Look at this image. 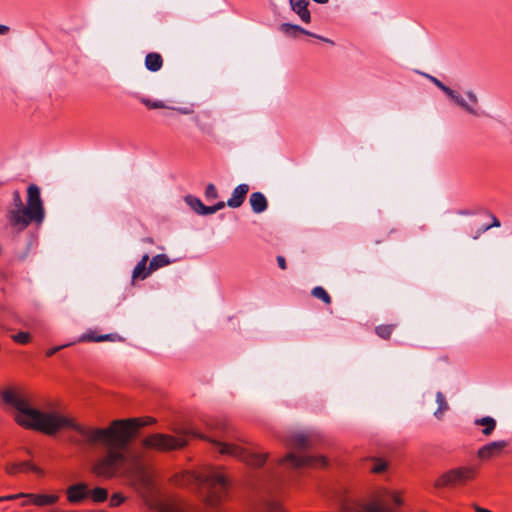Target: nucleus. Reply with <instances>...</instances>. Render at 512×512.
Instances as JSON below:
<instances>
[{"label": "nucleus", "instance_id": "f257e3e1", "mask_svg": "<svg viewBox=\"0 0 512 512\" xmlns=\"http://www.w3.org/2000/svg\"><path fill=\"white\" fill-rule=\"evenodd\" d=\"M7 405L17 410L15 421L25 429H31L53 436L63 429H71L69 441L83 449L105 448L106 453L98 457L91 468L92 473L103 479H113L123 474L127 462V449L139 428L155 422L152 417L118 419L106 428L77 423L73 418L58 412H43L30 406L29 402L12 390L1 392Z\"/></svg>", "mask_w": 512, "mask_h": 512}, {"label": "nucleus", "instance_id": "f03ea898", "mask_svg": "<svg viewBox=\"0 0 512 512\" xmlns=\"http://www.w3.org/2000/svg\"><path fill=\"white\" fill-rule=\"evenodd\" d=\"M188 436L206 439L213 443L220 454L235 457L253 467H261L267 460V454L256 453L235 444L207 438L193 429L184 430L178 437L161 433L151 434L143 439L142 444L148 449L167 452L186 446L188 443Z\"/></svg>", "mask_w": 512, "mask_h": 512}, {"label": "nucleus", "instance_id": "7ed1b4c3", "mask_svg": "<svg viewBox=\"0 0 512 512\" xmlns=\"http://www.w3.org/2000/svg\"><path fill=\"white\" fill-rule=\"evenodd\" d=\"M15 208L8 212L9 224L22 231L30 224L40 226L45 219V208L41 198L40 188L36 184H30L27 188V204L23 205L19 191L13 192Z\"/></svg>", "mask_w": 512, "mask_h": 512}, {"label": "nucleus", "instance_id": "20e7f679", "mask_svg": "<svg viewBox=\"0 0 512 512\" xmlns=\"http://www.w3.org/2000/svg\"><path fill=\"white\" fill-rule=\"evenodd\" d=\"M327 465V460L323 456H312L307 454H295V453H288L284 458L280 459L278 463L276 464L277 471L269 472L268 477L272 481L275 482V484H279L282 482V477L280 476V473L278 472V469H281L282 467L287 468H303V467H311V468H318V467H325Z\"/></svg>", "mask_w": 512, "mask_h": 512}, {"label": "nucleus", "instance_id": "39448f33", "mask_svg": "<svg viewBox=\"0 0 512 512\" xmlns=\"http://www.w3.org/2000/svg\"><path fill=\"white\" fill-rule=\"evenodd\" d=\"M477 474L476 467L463 466L451 469L443 473L436 481L435 488L454 487L457 485H464L468 481L475 478Z\"/></svg>", "mask_w": 512, "mask_h": 512}, {"label": "nucleus", "instance_id": "423d86ee", "mask_svg": "<svg viewBox=\"0 0 512 512\" xmlns=\"http://www.w3.org/2000/svg\"><path fill=\"white\" fill-rule=\"evenodd\" d=\"M439 89L443 91L455 104H457L463 110H465L471 115L479 116L478 110L474 108V105L478 104V98L473 91L466 92V96L471 102V104H468L459 93H457L455 90L451 89L444 83L439 87Z\"/></svg>", "mask_w": 512, "mask_h": 512}, {"label": "nucleus", "instance_id": "0eeeda50", "mask_svg": "<svg viewBox=\"0 0 512 512\" xmlns=\"http://www.w3.org/2000/svg\"><path fill=\"white\" fill-rule=\"evenodd\" d=\"M439 89L443 91L455 104H457L463 110H465L471 115L479 116L478 110L474 108V105L478 104V98L473 91L466 92V96L471 102V104H468L459 93H457L455 90L451 89L444 83L439 87Z\"/></svg>", "mask_w": 512, "mask_h": 512}, {"label": "nucleus", "instance_id": "6e6552de", "mask_svg": "<svg viewBox=\"0 0 512 512\" xmlns=\"http://www.w3.org/2000/svg\"><path fill=\"white\" fill-rule=\"evenodd\" d=\"M279 30L287 37L298 38L300 34H304L319 39L323 42L329 43L331 45H334V42L331 39L312 33L296 24L282 23L279 27Z\"/></svg>", "mask_w": 512, "mask_h": 512}, {"label": "nucleus", "instance_id": "1a4fd4ad", "mask_svg": "<svg viewBox=\"0 0 512 512\" xmlns=\"http://www.w3.org/2000/svg\"><path fill=\"white\" fill-rule=\"evenodd\" d=\"M25 499L26 500L21 503L23 507L29 504L38 507H46L56 504L59 501V496L55 494L25 493Z\"/></svg>", "mask_w": 512, "mask_h": 512}, {"label": "nucleus", "instance_id": "9d476101", "mask_svg": "<svg viewBox=\"0 0 512 512\" xmlns=\"http://www.w3.org/2000/svg\"><path fill=\"white\" fill-rule=\"evenodd\" d=\"M286 444L290 448L303 452L312 447V438L304 432L293 433L287 437Z\"/></svg>", "mask_w": 512, "mask_h": 512}, {"label": "nucleus", "instance_id": "9b49d317", "mask_svg": "<svg viewBox=\"0 0 512 512\" xmlns=\"http://www.w3.org/2000/svg\"><path fill=\"white\" fill-rule=\"evenodd\" d=\"M66 494L70 503H80L88 498L89 487L84 482L73 484L67 488Z\"/></svg>", "mask_w": 512, "mask_h": 512}, {"label": "nucleus", "instance_id": "f8f14e48", "mask_svg": "<svg viewBox=\"0 0 512 512\" xmlns=\"http://www.w3.org/2000/svg\"><path fill=\"white\" fill-rule=\"evenodd\" d=\"M508 445L509 442L506 440L493 441L482 446L478 450L477 455L480 459H489L493 456L499 455Z\"/></svg>", "mask_w": 512, "mask_h": 512}, {"label": "nucleus", "instance_id": "ddd939ff", "mask_svg": "<svg viewBox=\"0 0 512 512\" xmlns=\"http://www.w3.org/2000/svg\"><path fill=\"white\" fill-rule=\"evenodd\" d=\"M249 192V185L248 184H240L238 185L232 192L231 197L227 201V205L230 208H238L240 207L247 196V193Z\"/></svg>", "mask_w": 512, "mask_h": 512}, {"label": "nucleus", "instance_id": "4468645a", "mask_svg": "<svg viewBox=\"0 0 512 512\" xmlns=\"http://www.w3.org/2000/svg\"><path fill=\"white\" fill-rule=\"evenodd\" d=\"M291 10L296 13L304 23L311 22V13L308 9V0H289Z\"/></svg>", "mask_w": 512, "mask_h": 512}, {"label": "nucleus", "instance_id": "2eb2a0df", "mask_svg": "<svg viewBox=\"0 0 512 512\" xmlns=\"http://www.w3.org/2000/svg\"><path fill=\"white\" fill-rule=\"evenodd\" d=\"M27 470H30L36 474H42V470L37 467L36 465H34L33 463H31L30 461H22V462H19V463H11V464H7L6 467H5V471L7 474L9 475H15L17 474L18 472H21V471H27Z\"/></svg>", "mask_w": 512, "mask_h": 512}, {"label": "nucleus", "instance_id": "dca6fc26", "mask_svg": "<svg viewBox=\"0 0 512 512\" xmlns=\"http://www.w3.org/2000/svg\"><path fill=\"white\" fill-rule=\"evenodd\" d=\"M116 340H122V338L116 333L96 335L95 331H89L79 337L80 342H104Z\"/></svg>", "mask_w": 512, "mask_h": 512}, {"label": "nucleus", "instance_id": "f3484780", "mask_svg": "<svg viewBox=\"0 0 512 512\" xmlns=\"http://www.w3.org/2000/svg\"><path fill=\"white\" fill-rule=\"evenodd\" d=\"M252 211L254 213H262L268 207V201L262 192H253L249 199Z\"/></svg>", "mask_w": 512, "mask_h": 512}, {"label": "nucleus", "instance_id": "a211bd4d", "mask_svg": "<svg viewBox=\"0 0 512 512\" xmlns=\"http://www.w3.org/2000/svg\"><path fill=\"white\" fill-rule=\"evenodd\" d=\"M149 260V256L145 254L142 259L136 264L132 272V279H146L153 271L149 270V265L147 266V262Z\"/></svg>", "mask_w": 512, "mask_h": 512}, {"label": "nucleus", "instance_id": "6ab92c4d", "mask_svg": "<svg viewBox=\"0 0 512 512\" xmlns=\"http://www.w3.org/2000/svg\"><path fill=\"white\" fill-rule=\"evenodd\" d=\"M255 512H286L276 499H265L255 508Z\"/></svg>", "mask_w": 512, "mask_h": 512}, {"label": "nucleus", "instance_id": "aec40b11", "mask_svg": "<svg viewBox=\"0 0 512 512\" xmlns=\"http://www.w3.org/2000/svg\"><path fill=\"white\" fill-rule=\"evenodd\" d=\"M163 66V58L159 53L150 52L145 57V67L151 72L159 71Z\"/></svg>", "mask_w": 512, "mask_h": 512}, {"label": "nucleus", "instance_id": "412c9836", "mask_svg": "<svg viewBox=\"0 0 512 512\" xmlns=\"http://www.w3.org/2000/svg\"><path fill=\"white\" fill-rule=\"evenodd\" d=\"M476 426H483L482 433L485 436H489L493 433L496 428V420L491 416H485L482 418H478L474 421Z\"/></svg>", "mask_w": 512, "mask_h": 512}, {"label": "nucleus", "instance_id": "4be33fe9", "mask_svg": "<svg viewBox=\"0 0 512 512\" xmlns=\"http://www.w3.org/2000/svg\"><path fill=\"white\" fill-rule=\"evenodd\" d=\"M436 402L438 404V408L434 412V416L440 420L442 419L443 414L449 410V405L446 401L445 395L440 391L436 393Z\"/></svg>", "mask_w": 512, "mask_h": 512}, {"label": "nucleus", "instance_id": "5701e85b", "mask_svg": "<svg viewBox=\"0 0 512 512\" xmlns=\"http://www.w3.org/2000/svg\"><path fill=\"white\" fill-rule=\"evenodd\" d=\"M90 498L95 503H102L108 499V490L103 487H95L94 489H89Z\"/></svg>", "mask_w": 512, "mask_h": 512}, {"label": "nucleus", "instance_id": "b1692460", "mask_svg": "<svg viewBox=\"0 0 512 512\" xmlns=\"http://www.w3.org/2000/svg\"><path fill=\"white\" fill-rule=\"evenodd\" d=\"M170 263L171 261L166 254H158L150 261L149 270L154 272L159 268L169 265Z\"/></svg>", "mask_w": 512, "mask_h": 512}, {"label": "nucleus", "instance_id": "393cba45", "mask_svg": "<svg viewBox=\"0 0 512 512\" xmlns=\"http://www.w3.org/2000/svg\"><path fill=\"white\" fill-rule=\"evenodd\" d=\"M135 97L144 104L148 109H165L168 106L161 100H151L147 97L135 94Z\"/></svg>", "mask_w": 512, "mask_h": 512}, {"label": "nucleus", "instance_id": "a878e982", "mask_svg": "<svg viewBox=\"0 0 512 512\" xmlns=\"http://www.w3.org/2000/svg\"><path fill=\"white\" fill-rule=\"evenodd\" d=\"M396 325L395 324H382L375 327V333L377 336L384 340H388L391 337L392 332L394 331Z\"/></svg>", "mask_w": 512, "mask_h": 512}, {"label": "nucleus", "instance_id": "bb28decb", "mask_svg": "<svg viewBox=\"0 0 512 512\" xmlns=\"http://www.w3.org/2000/svg\"><path fill=\"white\" fill-rule=\"evenodd\" d=\"M311 295L315 298L322 300L325 304H331L332 299L328 292L321 286H316L312 289Z\"/></svg>", "mask_w": 512, "mask_h": 512}, {"label": "nucleus", "instance_id": "cd10ccee", "mask_svg": "<svg viewBox=\"0 0 512 512\" xmlns=\"http://www.w3.org/2000/svg\"><path fill=\"white\" fill-rule=\"evenodd\" d=\"M185 201L191 207V209H193L199 215L200 211L204 209V204L202 201L195 196L188 195L185 197Z\"/></svg>", "mask_w": 512, "mask_h": 512}, {"label": "nucleus", "instance_id": "c85d7f7f", "mask_svg": "<svg viewBox=\"0 0 512 512\" xmlns=\"http://www.w3.org/2000/svg\"><path fill=\"white\" fill-rule=\"evenodd\" d=\"M225 202L219 201L213 206H206L204 205V209L200 211V215H211L217 212L218 210H221L225 207Z\"/></svg>", "mask_w": 512, "mask_h": 512}, {"label": "nucleus", "instance_id": "c756f323", "mask_svg": "<svg viewBox=\"0 0 512 512\" xmlns=\"http://www.w3.org/2000/svg\"><path fill=\"white\" fill-rule=\"evenodd\" d=\"M500 225H501V223L498 220V218L495 217L494 215H492V224L484 225L481 228H479V230L477 231V234L473 238L477 239L481 233L486 232L487 230H489L492 227H500Z\"/></svg>", "mask_w": 512, "mask_h": 512}, {"label": "nucleus", "instance_id": "7c9ffc66", "mask_svg": "<svg viewBox=\"0 0 512 512\" xmlns=\"http://www.w3.org/2000/svg\"><path fill=\"white\" fill-rule=\"evenodd\" d=\"M387 468V462L381 459H375L374 465L371 467L373 473H382Z\"/></svg>", "mask_w": 512, "mask_h": 512}, {"label": "nucleus", "instance_id": "2f4dec72", "mask_svg": "<svg viewBox=\"0 0 512 512\" xmlns=\"http://www.w3.org/2000/svg\"><path fill=\"white\" fill-rule=\"evenodd\" d=\"M140 480H141V483H142L143 487L147 491H151L153 489L152 479L150 478V476L145 471H142L140 473Z\"/></svg>", "mask_w": 512, "mask_h": 512}, {"label": "nucleus", "instance_id": "473e14b6", "mask_svg": "<svg viewBox=\"0 0 512 512\" xmlns=\"http://www.w3.org/2000/svg\"><path fill=\"white\" fill-rule=\"evenodd\" d=\"M125 496L119 492L113 493L110 497V506L118 507L125 501Z\"/></svg>", "mask_w": 512, "mask_h": 512}, {"label": "nucleus", "instance_id": "72a5a7b5", "mask_svg": "<svg viewBox=\"0 0 512 512\" xmlns=\"http://www.w3.org/2000/svg\"><path fill=\"white\" fill-rule=\"evenodd\" d=\"M209 425L212 429L220 431H226L228 428V423L224 419H215Z\"/></svg>", "mask_w": 512, "mask_h": 512}, {"label": "nucleus", "instance_id": "f704fd0d", "mask_svg": "<svg viewBox=\"0 0 512 512\" xmlns=\"http://www.w3.org/2000/svg\"><path fill=\"white\" fill-rule=\"evenodd\" d=\"M205 197L207 200H214L218 198V192L214 184L210 183L206 186Z\"/></svg>", "mask_w": 512, "mask_h": 512}, {"label": "nucleus", "instance_id": "c9c22d12", "mask_svg": "<svg viewBox=\"0 0 512 512\" xmlns=\"http://www.w3.org/2000/svg\"><path fill=\"white\" fill-rule=\"evenodd\" d=\"M13 340L19 344H26L30 340V334L28 332H19L12 336Z\"/></svg>", "mask_w": 512, "mask_h": 512}, {"label": "nucleus", "instance_id": "e433bc0d", "mask_svg": "<svg viewBox=\"0 0 512 512\" xmlns=\"http://www.w3.org/2000/svg\"><path fill=\"white\" fill-rule=\"evenodd\" d=\"M20 498H25L24 492H20L18 494H10V495H5V496H0V502L12 501V500L20 499Z\"/></svg>", "mask_w": 512, "mask_h": 512}, {"label": "nucleus", "instance_id": "4c0bfd02", "mask_svg": "<svg viewBox=\"0 0 512 512\" xmlns=\"http://www.w3.org/2000/svg\"><path fill=\"white\" fill-rule=\"evenodd\" d=\"M70 344H65V345H60V346H55V347H52L50 349H48L46 351V356L47 357H51L53 356L54 354H56L57 352H59L60 350H62L63 348L65 347H68Z\"/></svg>", "mask_w": 512, "mask_h": 512}, {"label": "nucleus", "instance_id": "58836bf2", "mask_svg": "<svg viewBox=\"0 0 512 512\" xmlns=\"http://www.w3.org/2000/svg\"><path fill=\"white\" fill-rule=\"evenodd\" d=\"M276 259H277L278 266L282 270H285L287 268V263H286L285 258L283 256H281V255H278Z\"/></svg>", "mask_w": 512, "mask_h": 512}, {"label": "nucleus", "instance_id": "ea45409f", "mask_svg": "<svg viewBox=\"0 0 512 512\" xmlns=\"http://www.w3.org/2000/svg\"><path fill=\"white\" fill-rule=\"evenodd\" d=\"M426 77L434 84L436 85L438 88L443 84V82H441L439 79H437L436 77L434 76H431V75H426Z\"/></svg>", "mask_w": 512, "mask_h": 512}, {"label": "nucleus", "instance_id": "a19ab883", "mask_svg": "<svg viewBox=\"0 0 512 512\" xmlns=\"http://www.w3.org/2000/svg\"><path fill=\"white\" fill-rule=\"evenodd\" d=\"M10 31V28L6 25L0 24V35H5Z\"/></svg>", "mask_w": 512, "mask_h": 512}, {"label": "nucleus", "instance_id": "79ce46f5", "mask_svg": "<svg viewBox=\"0 0 512 512\" xmlns=\"http://www.w3.org/2000/svg\"><path fill=\"white\" fill-rule=\"evenodd\" d=\"M474 509H475L476 512H492V511H490L488 509H485V508H482V507H480L478 505H474Z\"/></svg>", "mask_w": 512, "mask_h": 512}, {"label": "nucleus", "instance_id": "37998d69", "mask_svg": "<svg viewBox=\"0 0 512 512\" xmlns=\"http://www.w3.org/2000/svg\"><path fill=\"white\" fill-rule=\"evenodd\" d=\"M175 110H177V111H179L180 113H183V114H187V113H189V110H188V109L175 108Z\"/></svg>", "mask_w": 512, "mask_h": 512}, {"label": "nucleus", "instance_id": "c03bdc74", "mask_svg": "<svg viewBox=\"0 0 512 512\" xmlns=\"http://www.w3.org/2000/svg\"><path fill=\"white\" fill-rule=\"evenodd\" d=\"M144 242L146 243H149V244H153L154 243V240L151 238V237H146L143 239Z\"/></svg>", "mask_w": 512, "mask_h": 512}, {"label": "nucleus", "instance_id": "a18cd8bd", "mask_svg": "<svg viewBox=\"0 0 512 512\" xmlns=\"http://www.w3.org/2000/svg\"><path fill=\"white\" fill-rule=\"evenodd\" d=\"M313 1L318 4H326V3H328L329 0H313Z\"/></svg>", "mask_w": 512, "mask_h": 512}, {"label": "nucleus", "instance_id": "49530a36", "mask_svg": "<svg viewBox=\"0 0 512 512\" xmlns=\"http://www.w3.org/2000/svg\"><path fill=\"white\" fill-rule=\"evenodd\" d=\"M59 512H77V511H59Z\"/></svg>", "mask_w": 512, "mask_h": 512}, {"label": "nucleus", "instance_id": "de8ad7c7", "mask_svg": "<svg viewBox=\"0 0 512 512\" xmlns=\"http://www.w3.org/2000/svg\"><path fill=\"white\" fill-rule=\"evenodd\" d=\"M100 512H107V511L102 510V511H100Z\"/></svg>", "mask_w": 512, "mask_h": 512}]
</instances>
